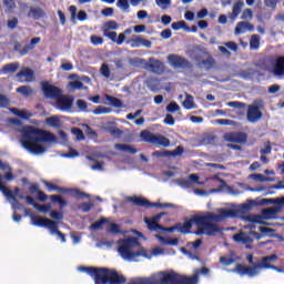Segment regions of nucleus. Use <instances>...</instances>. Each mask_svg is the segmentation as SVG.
<instances>
[{
	"instance_id": "obj_1",
	"label": "nucleus",
	"mask_w": 284,
	"mask_h": 284,
	"mask_svg": "<svg viewBox=\"0 0 284 284\" xmlns=\"http://www.w3.org/2000/svg\"><path fill=\"white\" fill-rule=\"evenodd\" d=\"M236 211L232 209H220L219 214L206 212L203 214H195L192 219H185L183 223H178V232L181 234H190L192 232V225L197 226V231L194 232L196 236H216L221 229L214 223H221L227 219H235Z\"/></svg>"
},
{
	"instance_id": "obj_2",
	"label": "nucleus",
	"mask_w": 284,
	"mask_h": 284,
	"mask_svg": "<svg viewBox=\"0 0 284 284\" xmlns=\"http://www.w3.org/2000/svg\"><path fill=\"white\" fill-rule=\"evenodd\" d=\"M54 141H57V135L49 131L34 129L32 126H29L22 131V148H24V150L31 154H43L45 149L39 143H54Z\"/></svg>"
},
{
	"instance_id": "obj_3",
	"label": "nucleus",
	"mask_w": 284,
	"mask_h": 284,
	"mask_svg": "<svg viewBox=\"0 0 284 284\" xmlns=\"http://www.w3.org/2000/svg\"><path fill=\"white\" fill-rule=\"evenodd\" d=\"M129 284H199V275L186 276L174 271H161L149 277H138Z\"/></svg>"
},
{
	"instance_id": "obj_4",
	"label": "nucleus",
	"mask_w": 284,
	"mask_h": 284,
	"mask_svg": "<svg viewBox=\"0 0 284 284\" xmlns=\"http://www.w3.org/2000/svg\"><path fill=\"white\" fill-rule=\"evenodd\" d=\"M79 272H84L93 278L94 284H125L128 278L125 275L119 274L116 268L95 267V266H79Z\"/></svg>"
},
{
	"instance_id": "obj_5",
	"label": "nucleus",
	"mask_w": 284,
	"mask_h": 284,
	"mask_svg": "<svg viewBox=\"0 0 284 284\" xmlns=\"http://www.w3.org/2000/svg\"><path fill=\"white\" fill-rule=\"evenodd\" d=\"M118 252L125 261H134L139 256L152 258V252L144 248L136 237H128L120 241Z\"/></svg>"
},
{
	"instance_id": "obj_6",
	"label": "nucleus",
	"mask_w": 284,
	"mask_h": 284,
	"mask_svg": "<svg viewBox=\"0 0 284 284\" xmlns=\"http://www.w3.org/2000/svg\"><path fill=\"white\" fill-rule=\"evenodd\" d=\"M278 256L276 254H272L268 256H264L261 260V263L255 264L254 266H244L243 264H237L236 265V272L240 274V276H256L258 274L260 270H275V272H281V268L272 265L271 263H274V261H277Z\"/></svg>"
},
{
	"instance_id": "obj_7",
	"label": "nucleus",
	"mask_w": 284,
	"mask_h": 284,
	"mask_svg": "<svg viewBox=\"0 0 284 284\" xmlns=\"http://www.w3.org/2000/svg\"><path fill=\"white\" fill-rule=\"evenodd\" d=\"M32 225L37 227H47L50 230L51 234H57V236L61 240V243H65V234L59 231V222L52 221L48 217H39L36 215H31Z\"/></svg>"
},
{
	"instance_id": "obj_8",
	"label": "nucleus",
	"mask_w": 284,
	"mask_h": 284,
	"mask_svg": "<svg viewBox=\"0 0 284 284\" xmlns=\"http://www.w3.org/2000/svg\"><path fill=\"white\" fill-rule=\"evenodd\" d=\"M43 184L50 192L54 190L55 192H59L60 194H71L74 199H90V194L79 190V189H68L63 186H59L57 184H53L51 182L44 181Z\"/></svg>"
},
{
	"instance_id": "obj_9",
	"label": "nucleus",
	"mask_w": 284,
	"mask_h": 284,
	"mask_svg": "<svg viewBox=\"0 0 284 284\" xmlns=\"http://www.w3.org/2000/svg\"><path fill=\"white\" fill-rule=\"evenodd\" d=\"M241 19L242 21L235 27V34H243L245 30H248V32H254V24L248 22L254 19V12L252 9H244Z\"/></svg>"
},
{
	"instance_id": "obj_10",
	"label": "nucleus",
	"mask_w": 284,
	"mask_h": 284,
	"mask_svg": "<svg viewBox=\"0 0 284 284\" xmlns=\"http://www.w3.org/2000/svg\"><path fill=\"white\" fill-rule=\"evenodd\" d=\"M140 136L144 143H152L153 145L170 148V139L164 135H156L150 131H142Z\"/></svg>"
},
{
	"instance_id": "obj_11",
	"label": "nucleus",
	"mask_w": 284,
	"mask_h": 284,
	"mask_svg": "<svg viewBox=\"0 0 284 284\" xmlns=\"http://www.w3.org/2000/svg\"><path fill=\"white\" fill-rule=\"evenodd\" d=\"M168 61H169V65H171V68L176 69H182V70H190V68H192V63L189 62L187 59H185L183 55H179V54H169L168 55Z\"/></svg>"
},
{
	"instance_id": "obj_12",
	"label": "nucleus",
	"mask_w": 284,
	"mask_h": 284,
	"mask_svg": "<svg viewBox=\"0 0 284 284\" xmlns=\"http://www.w3.org/2000/svg\"><path fill=\"white\" fill-rule=\"evenodd\" d=\"M131 201L138 207H174L172 203H152L146 199L138 196L131 197Z\"/></svg>"
},
{
	"instance_id": "obj_13",
	"label": "nucleus",
	"mask_w": 284,
	"mask_h": 284,
	"mask_svg": "<svg viewBox=\"0 0 284 284\" xmlns=\"http://www.w3.org/2000/svg\"><path fill=\"white\" fill-rule=\"evenodd\" d=\"M41 88L44 97L47 99H54V101H57L63 92L61 89L50 84L48 81L42 82Z\"/></svg>"
},
{
	"instance_id": "obj_14",
	"label": "nucleus",
	"mask_w": 284,
	"mask_h": 284,
	"mask_svg": "<svg viewBox=\"0 0 284 284\" xmlns=\"http://www.w3.org/2000/svg\"><path fill=\"white\" fill-rule=\"evenodd\" d=\"M73 103L74 98L72 95H63L62 93H60V95L55 100L58 110H61L62 112H68L69 110H72Z\"/></svg>"
},
{
	"instance_id": "obj_15",
	"label": "nucleus",
	"mask_w": 284,
	"mask_h": 284,
	"mask_svg": "<svg viewBox=\"0 0 284 284\" xmlns=\"http://www.w3.org/2000/svg\"><path fill=\"white\" fill-rule=\"evenodd\" d=\"M37 43H41L40 37H36V38L31 39L30 43L24 47L21 45V42H16L13 50L16 52H19V54L21 57H26V54H28V52H30L37 45Z\"/></svg>"
},
{
	"instance_id": "obj_16",
	"label": "nucleus",
	"mask_w": 284,
	"mask_h": 284,
	"mask_svg": "<svg viewBox=\"0 0 284 284\" xmlns=\"http://www.w3.org/2000/svg\"><path fill=\"white\" fill-rule=\"evenodd\" d=\"M165 216V212L159 213L151 219L144 217V222L146 223L150 232H161L163 230V225L159 224V221Z\"/></svg>"
},
{
	"instance_id": "obj_17",
	"label": "nucleus",
	"mask_w": 284,
	"mask_h": 284,
	"mask_svg": "<svg viewBox=\"0 0 284 284\" xmlns=\"http://www.w3.org/2000/svg\"><path fill=\"white\" fill-rule=\"evenodd\" d=\"M224 140L227 143H247V133L227 132L224 134Z\"/></svg>"
},
{
	"instance_id": "obj_18",
	"label": "nucleus",
	"mask_w": 284,
	"mask_h": 284,
	"mask_svg": "<svg viewBox=\"0 0 284 284\" xmlns=\"http://www.w3.org/2000/svg\"><path fill=\"white\" fill-rule=\"evenodd\" d=\"M17 79H19L20 83H32L34 81V70L24 67L17 74Z\"/></svg>"
},
{
	"instance_id": "obj_19",
	"label": "nucleus",
	"mask_w": 284,
	"mask_h": 284,
	"mask_svg": "<svg viewBox=\"0 0 284 284\" xmlns=\"http://www.w3.org/2000/svg\"><path fill=\"white\" fill-rule=\"evenodd\" d=\"M131 45V48H152V41L144 39L143 36H133L131 39L126 41Z\"/></svg>"
},
{
	"instance_id": "obj_20",
	"label": "nucleus",
	"mask_w": 284,
	"mask_h": 284,
	"mask_svg": "<svg viewBox=\"0 0 284 284\" xmlns=\"http://www.w3.org/2000/svg\"><path fill=\"white\" fill-rule=\"evenodd\" d=\"M146 68L154 74H163V72H165V64H163L162 61L156 60L154 58L149 59Z\"/></svg>"
},
{
	"instance_id": "obj_21",
	"label": "nucleus",
	"mask_w": 284,
	"mask_h": 284,
	"mask_svg": "<svg viewBox=\"0 0 284 284\" xmlns=\"http://www.w3.org/2000/svg\"><path fill=\"white\" fill-rule=\"evenodd\" d=\"M185 152V149L181 145L176 146L173 151H155L153 152V156H156L158 159H161L163 156H182L183 153Z\"/></svg>"
},
{
	"instance_id": "obj_22",
	"label": "nucleus",
	"mask_w": 284,
	"mask_h": 284,
	"mask_svg": "<svg viewBox=\"0 0 284 284\" xmlns=\"http://www.w3.org/2000/svg\"><path fill=\"white\" fill-rule=\"evenodd\" d=\"M263 116V112L256 105H250L246 118L248 123H256Z\"/></svg>"
},
{
	"instance_id": "obj_23",
	"label": "nucleus",
	"mask_w": 284,
	"mask_h": 284,
	"mask_svg": "<svg viewBox=\"0 0 284 284\" xmlns=\"http://www.w3.org/2000/svg\"><path fill=\"white\" fill-rule=\"evenodd\" d=\"M271 73L273 77H284V55L275 59Z\"/></svg>"
},
{
	"instance_id": "obj_24",
	"label": "nucleus",
	"mask_w": 284,
	"mask_h": 284,
	"mask_svg": "<svg viewBox=\"0 0 284 284\" xmlns=\"http://www.w3.org/2000/svg\"><path fill=\"white\" fill-rule=\"evenodd\" d=\"M29 19H34V21H39V19H43L45 17V11L39 7H31L28 12Z\"/></svg>"
},
{
	"instance_id": "obj_25",
	"label": "nucleus",
	"mask_w": 284,
	"mask_h": 284,
	"mask_svg": "<svg viewBox=\"0 0 284 284\" xmlns=\"http://www.w3.org/2000/svg\"><path fill=\"white\" fill-rule=\"evenodd\" d=\"M243 6H245V2H243V0H239L233 4L232 13L230 14L231 21H236V19H239L241 10H243Z\"/></svg>"
},
{
	"instance_id": "obj_26",
	"label": "nucleus",
	"mask_w": 284,
	"mask_h": 284,
	"mask_svg": "<svg viewBox=\"0 0 284 284\" xmlns=\"http://www.w3.org/2000/svg\"><path fill=\"white\" fill-rule=\"evenodd\" d=\"M233 241H235V243H242V245H247L252 243L253 240L250 235H247V233L240 232L233 236Z\"/></svg>"
},
{
	"instance_id": "obj_27",
	"label": "nucleus",
	"mask_w": 284,
	"mask_h": 284,
	"mask_svg": "<svg viewBox=\"0 0 284 284\" xmlns=\"http://www.w3.org/2000/svg\"><path fill=\"white\" fill-rule=\"evenodd\" d=\"M199 65L204 70L210 71L212 68H214V65H216V60H214L212 54H209L206 59L199 62Z\"/></svg>"
},
{
	"instance_id": "obj_28",
	"label": "nucleus",
	"mask_w": 284,
	"mask_h": 284,
	"mask_svg": "<svg viewBox=\"0 0 284 284\" xmlns=\"http://www.w3.org/2000/svg\"><path fill=\"white\" fill-rule=\"evenodd\" d=\"M114 149L119 150V152H125L126 154H136V152H138L136 148H134L130 144L116 143V144H114Z\"/></svg>"
},
{
	"instance_id": "obj_29",
	"label": "nucleus",
	"mask_w": 284,
	"mask_h": 284,
	"mask_svg": "<svg viewBox=\"0 0 284 284\" xmlns=\"http://www.w3.org/2000/svg\"><path fill=\"white\" fill-rule=\"evenodd\" d=\"M0 170H2V172L8 171L4 174L6 181H12L14 179V174H12V168L10 166V164H8V162H3L0 160Z\"/></svg>"
},
{
	"instance_id": "obj_30",
	"label": "nucleus",
	"mask_w": 284,
	"mask_h": 284,
	"mask_svg": "<svg viewBox=\"0 0 284 284\" xmlns=\"http://www.w3.org/2000/svg\"><path fill=\"white\" fill-rule=\"evenodd\" d=\"M108 223H110V220H108V217H101L100 220L90 225V230H93V232L103 230V225H108Z\"/></svg>"
},
{
	"instance_id": "obj_31",
	"label": "nucleus",
	"mask_w": 284,
	"mask_h": 284,
	"mask_svg": "<svg viewBox=\"0 0 284 284\" xmlns=\"http://www.w3.org/2000/svg\"><path fill=\"white\" fill-rule=\"evenodd\" d=\"M17 70H19V62H11V63L4 64L2 68L3 74H10V73L14 74Z\"/></svg>"
},
{
	"instance_id": "obj_32",
	"label": "nucleus",
	"mask_w": 284,
	"mask_h": 284,
	"mask_svg": "<svg viewBox=\"0 0 284 284\" xmlns=\"http://www.w3.org/2000/svg\"><path fill=\"white\" fill-rule=\"evenodd\" d=\"M185 110H194V97L186 94L185 100L182 103Z\"/></svg>"
},
{
	"instance_id": "obj_33",
	"label": "nucleus",
	"mask_w": 284,
	"mask_h": 284,
	"mask_svg": "<svg viewBox=\"0 0 284 284\" xmlns=\"http://www.w3.org/2000/svg\"><path fill=\"white\" fill-rule=\"evenodd\" d=\"M258 45H261V37L258 34H253L250 40L251 50H258Z\"/></svg>"
},
{
	"instance_id": "obj_34",
	"label": "nucleus",
	"mask_w": 284,
	"mask_h": 284,
	"mask_svg": "<svg viewBox=\"0 0 284 284\" xmlns=\"http://www.w3.org/2000/svg\"><path fill=\"white\" fill-rule=\"evenodd\" d=\"M50 200L52 203H58L60 207H65V205H68V201H65L61 195H50Z\"/></svg>"
},
{
	"instance_id": "obj_35",
	"label": "nucleus",
	"mask_w": 284,
	"mask_h": 284,
	"mask_svg": "<svg viewBox=\"0 0 284 284\" xmlns=\"http://www.w3.org/2000/svg\"><path fill=\"white\" fill-rule=\"evenodd\" d=\"M106 100L109 101L110 105H112L113 108H123V102L119 98L106 95Z\"/></svg>"
},
{
	"instance_id": "obj_36",
	"label": "nucleus",
	"mask_w": 284,
	"mask_h": 284,
	"mask_svg": "<svg viewBox=\"0 0 284 284\" xmlns=\"http://www.w3.org/2000/svg\"><path fill=\"white\" fill-rule=\"evenodd\" d=\"M17 92L19 94H22V97H31L32 94V88L28 87V85H21L17 89Z\"/></svg>"
},
{
	"instance_id": "obj_37",
	"label": "nucleus",
	"mask_w": 284,
	"mask_h": 284,
	"mask_svg": "<svg viewBox=\"0 0 284 284\" xmlns=\"http://www.w3.org/2000/svg\"><path fill=\"white\" fill-rule=\"evenodd\" d=\"M36 210H38V212H41L42 214H48V212L52 210V204H36Z\"/></svg>"
},
{
	"instance_id": "obj_38",
	"label": "nucleus",
	"mask_w": 284,
	"mask_h": 284,
	"mask_svg": "<svg viewBox=\"0 0 284 284\" xmlns=\"http://www.w3.org/2000/svg\"><path fill=\"white\" fill-rule=\"evenodd\" d=\"M125 34H132V29H126L124 33H120L115 40L116 45H123L125 41Z\"/></svg>"
},
{
	"instance_id": "obj_39",
	"label": "nucleus",
	"mask_w": 284,
	"mask_h": 284,
	"mask_svg": "<svg viewBox=\"0 0 284 284\" xmlns=\"http://www.w3.org/2000/svg\"><path fill=\"white\" fill-rule=\"evenodd\" d=\"M45 123H48V125H51V128H59V123H60L59 116L53 115V116L47 118Z\"/></svg>"
},
{
	"instance_id": "obj_40",
	"label": "nucleus",
	"mask_w": 284,
	"mask_h": 284,
	"mask_svg": "<svg viewBox=\"0 0 284 284\" xmlns=\"http://www.w3.org/2000/svg\"><path fill=\"white\" fill-rule=\"evenodd\" d=\"M106 225H110V229L108 230L109 234H121V230L119 224L114 222H109Z\"/></svg>"
},
{
	"instance_id": "obj_41",
	"label": "nucleus",
	"mask_w": 284,
	"mask_h": 284,
	"mask_svg": "<svg viewBox=\"0 0 284 284\" xmlns=\"http://www.w3.org/2000/svg\"><path fill=\"white\" fill-rule=\"evenodd\" d=\"M3 6L6 8V12H12L14 8H17L14 0H3Z\"/></svg>"
},
{
	"instance_id": "obj_42",
	"label": "nucleus",
	"mask_w": 284,
	"mask_h": 284,
	"mask_svg": "<svg viewBox=\"0 0 284 284\" xmlns=\"http://www.w3.org/2000/svg\"><path fill=\"white\" fill-rule=\"evenodd\" d=\"M155 3L161 10H168L172 6V0H155Z\"/></svg>"
},
{
	"instance_id": "obj_43",
	"label": "nucleus",
	"mask_w": 284,
	"mask_h": 284,
	"mask_svg": "<svg viewBox=\"0 0 284 284\" xmlns=\"http://www.w3.org/2000/svg\"><path fill=\"white\" fill-rule=\"evenodd\" d=\"M71 132L72 134H74L78 141H85V135L83 134V130L79 128H73Z\"/></svg>"
},
{
	"instance_id": "obj_44",
	"label": "nucleus",
	"mask_w": 284,
	"mask_h": 284,
	"mask_svg": "<svg viewBox=\"0 0 284 284\" xmlns=\"http://www.w3.org/2000/svg\"><path fill=\"white\" fill-rule=\"evenodd\" d=\"M274 214H278L277 207H270L263 211V215L265 216V219H271V216H274Z\"/></svg>"
},
{
	"instance_id": "obj_45",
	"label": "nucleus",
	"mask_w": 284,
	"mask_h": 284,
	"mask_svg": "<svg viewBox=\"0 0 284 284\" xmlns=\"http://www.w3.org/2000/svg\"><path fill=\"white\" fill-rule=\"evenodd\" d=\"M103 34H104V37H106L108 39L113 41V43H116V39H118L116 31H109L108 29H105L103 31Z\"/></svg>"
},
{
	"instance_id": "obj_46",
	"label": "nucleus",
	"mask_w": 284,
	"mask_h": 284,
	"mask_svg": "<svg viewBox=\"0 0 284 284\" xmlns=\"http://www.w3.org/2000/svg\"><path fill=\"white\" fill-rule=\"evenodd\" d=\"M116 7L125 12L130 10V2L128 0H118Z\"/></svg>"
},
{
	"instance_id": "obj_47",
	"label": "nucleus",
	"mask_w": 284,
	"mask_h": 284,
	"mask_svg": "<svg viewBox=\"0 0 284 284\" xmlns=\"http://www.w3.org/2000/svg\"><path fill=\"white\" fill-rule=\"evenodd\" d=\"M179 110H181V106L179 105V103L176 102H170L168 105H166V111L173 113V112H179Z\"/></svg>"
},
{
	"instance_id": "obj_48",
	"label": "nucleus",
	"mask_w": 284,
	"mask_h": 284,
	"mask_svg": "<svg viewBox=\"0 0 284 284\" xmlns=\"http://www.w3.org/2000/svg\"><path fill=\"white\" fill-rule=\"evenodd\" d=\"M223 45L229 50H232V52H239V44L234 41L224 42Z\"/></svg>"
},
{
	"instance_id": "obj_49",
	"label": "nucleus",
	"mask_w": 284,
	"mask_h": 284,
	"mask_svg": "<svg viewBox=\"0 0 284 284\" xmlns=\"http://www.w3.org/2000/svg\"><path fill=\"white\" fill-rule=\"evenodd\" d=\"M11 112L16 114V116H20V119H28V112L26 110H19L17 108L11 109Z\"/></svg>"
},
{
	"instance_id": "obj_50",
	"label": "nucleus",
	"mask_w": 284,
	"mask_h": 284,
	"mask_svg": "<svg viewBox=\"0 0 284 284\" xmlns=\"http://www.w3.org/2000/svg\"><path fill=\"white\" fill-rule=\"evenodd\" d=\"M9 30H14L19 26V19L17 17L7 21Z\"/></svg>"
},
{
	"instance_id": "obj_51",
	"label": "nucleus",
	"mask_w": 284,
	"mask_h": 284,
	"mask_svg": "<svg viewBox=\"0 0 284 284\" xmlns=\"http://www.w3.org/2000/svg\"><path fill=\"white\" fill-rule=\"evenodd\" d=\"M100 72L102 74V77H105V79H110V65H108L106 63H103Z\"/></svg>"
},
{
	"instance_id": "obj_52",
	"label": "nucleus",
	"mask_w": 284,
	"mask_h": 284,
	"mask_svg": "<svg viewBox=\"0 0 284 284\" xmlns=\"http://www.w3.org/2000/svg\"><path fill=\"white\" fill-rule=\"evenodd\" d=\"M227 106L235 108L236 110H241V108H245V103L240 101H231V102H227Z\"/></svg>"
},
{
	"instance_id": "obj_53",
	"label": "nucleus",
	"mask_w": 284,
	"mask_h": 284,
	"mask_svg": "<svg viewBox=\"0 0 284 284\" xmlns=\"http://www.w3.org/2000/svg\"><path fill=\"white\" fill-rule=\"evenodd\" d=\"M187 26V23H185V21H178V22H173L171 24L172 30H181V28H185Z\"/></svg>"
},
{
	"instance_id": "obj_54",
	"label": "nucleus",
	"mask_w": 284,
	"mask_h": 284,
	"mask_svg": "<svg viewBox=\"0 0 284 284\" xmlns=\"http://www.w3.org/2000/svg\"><path fill=\"white\" fill-rule=\"evenodd\" d=\"M91 43L93 45H103V39L99 36H91Z\"/></svg>"
},
{
	"instance_id": "obj_55",
	"label": "nucleus",
	"mask_w": 284,
	"mask_h": 284,
	"mask_svg": "<svg viewBox=\"0 0 284 284\" xmlns=\"http://www.w3.org/2000/svg\"><path fill=\"white\" fill-rule=\"evenodd\" d=\"M106 30H119V23L116 21L111 20L105 23Z\"/></svg>"
},
{
	"instance_id": "obj_56",
	"label": "nucleus",
	"mask_w": 284,
	"mask_h": 284,
	"mask_svg": "<svg viewBox=\"0 0 284 284\" xmlns=\"http://www.w3.org/2000/svg\"><path fill=\"white\" fill-rule=\"evenodd\" d=\"M220 263H222V265H226V266L232 265V263H234V258L227 257V256H221Z\"/></svg>"
},
{
	"instance_id": "obj_57",
	"label": "nucleus",
	"mask_w": 284,
	"mask_h": 284,
	"mask_svg": "<svg viewBox=\"0 0 284 284\" xmlns=\"http://www.w3.org/2000/svg\"><path fill=\"white\" fill-rule=\"evenodd\" d=\"M110 109L105 106H98L94 111L93 114H109Z\"/></svg>"
},
{
	"instance_id": "obj_58",
	"label": "nucleus",
	"mask_w": 284,
	"mask_h": 284,
	"mask_svg": "<svg viewBox=\"0 0 284 284\" xmlns=\"http://www.w3.org/2000/svg\"><path fill=\"white\" fill-rule=\"evenodd\" d=\"M216 123L219 125H234V120H230V119H219L216 120Z\"/></svg>"
},
{
	"instance_id": "obj_59",
	"label": "nucleus",
	"mask_w": 284,
	"mask_h": 284,
	"mask_svg": "<svg viewBox=\"0 0 284 284\" xmlns=\"http://www.w3.org/2000/svg\"><path fill=\"white\" fill-rule=\"evenodd\" d=\"M281 0H264V6H266V8H276V6H278V2Z\"/></svg>"
},
{
	"instance_id": "obj_60",
	"label": "nucleus",
	"mask_w": 284,
	"mask_h": 284,
	"mask_svg": "<svg viewBox=\"0 0 284 284\" xmlns=\"http://www.w3.org/2000/svg\"><path fill=\"white\" fill-rule=\"evenodd\" d=\"M70 87L73 90H83V82H81V81H72V82H70Z\"/></svg>"
},
{
	"instance_id": "obj_61",
	"label": "nucleus",
	"mask_w": 284,
	"mask_h": 284,
	"mask_svg": "<svg viewBox=\"0 0 284 284\" xmlns=\"http://www.w3.org/2000/svg\"><path fill=\"white\" fill-rule=\"evenodd\" d=\"M261 154H272V144L270 142L265 143V146L261 149Z\"/></svg>"
},
{
	"instance_id": "obj_62",
	"label": "nucleus",
	"mask_w": 284,
	"mask_h": 284,
	"mask_svg": "<svg viewBox=\"0 0 284 284\" xmlns=\"http://www.w3.org/2000/svg\"><path fill=\"white\" fill-rule=\"evenodd\" d=\"M77 106L79 108V110L85 112V110H88V102H85V100H78Z\"/></svg>"
},
{
	"instance_id": "obj_63",
	"label": "nucleus",
	"mask_w": 284,
	"mask_h": 284,
	"mask_svg": "<svg viewBox=\"0 0 284 284\" xmlns=\"http://www.w3.org/2000/svg\"><path fill=\"white\" fill-rule=\"evenodd\" d=\"M164 123L165 125H174V116L172 114H166V116L164 118Z\"/></svg>"
},
{
	"instance_id": "obj_64",
	"label": "nucleus",
	"mask_w": 284,
	"mask_h": 284,
	"mask_svg": "<svg viewBox=\"0 0 284 284\" xmlns=\"http://www.w3.org/2000/svg\"><path fill=\"white\" fill-rule=\"evenodd\" d=\"M209 14V11L206 8H203L202 10H200L197 13H196V17L197 19H205V17H207Z\"/></svg>"
}]
</instances>
